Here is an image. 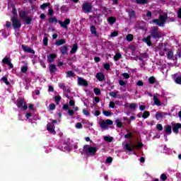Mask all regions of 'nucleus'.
Returning a JSON list of instances; mask_svg holds the SVG:
<instances>
[{"instance_id": "49530a36", "label": "nucleus", "mask_w": 181, "mask_h": 181, "mask_svg": "<svg viewBox=\"0 0 181 181\" xmlns=\"http://www.w3.org/2000/svg\"><path fill=\"white\" fill-rule=\"evenodd\" d=\"M21 73H26L28 71V66H23L21 69Z\"/></svg>"}, {"instance_id": "bf43d9fd", "label": "nucleus", "mask_w": 181, "mask_h": 181, "mask_svg": "<svg viewBox=\"0 0 181 181\" xmlns=\"http://www.w3.org/2000/svg\"><path fill=\"white\" fill-rule=\"evenodd\" d=\"M12 13H13V18H15V16H16L17 13H16V8L15 7L12 8Z\"/></svg>"}, {"instance_id": "bb28decb", "label": "nucleus", "mask_w": 181, "mask_h": 181, "mask_svg": "<svg viewBox=\"0 0 181 181\" xmlns=\"http://www.w3.org/2000/svg\"><path fill=\"white\" fill-rule=\"evenodd\" d=\"M78 49V46L77 45V44H74L72 46V48L71 49V54H74V53H76V52H77V49Z\"/></svg>"}, {"instance_id": "6e6d98bb", "label": "nucleus", "mask_w": 181, "mask_h": 181, "mask_svg": "<svg viewBox=\"0 0 181 181\" xmlns=\"http://www.w3.org/2000/svg\"><path fill=\"white\" fill-rule=\"evenodd\" d=\"M49 42V39L47 37H44L43 39V43L45 46H47V42Z\"/></svg>"}, {"instance_id": "f3484780", "label": "nucleus", "mask_w": 181, "mask_h": 181, "mask_svg": "<svg viewBox=\"0 0 181 181\" xmlns=\"http://www.w3.org/2000/svg\"><path fill=\"white\" fill-rule=\"evenodd\" d=\"M124 107L126 108H130V110H133V111H135V110H136V107H138V105L135 103H125Z\"/></svg>"}, {"instance_id": "6e6552de", "label": "nucleus", "mask_w": 181, "mask_h": 181, "mask_svg": "<svg viewBox=\"0 0 181 181\" xmlns=\"http://www.w3.org/2000/svg\"><path fill=\"white\" fill-rule=\"evenodd\" d=\"M16 105L18 108H21V110H28V105H26L25 100L22 98L18 99Z\"/></svg>"}, {"instance_id": "0eeeda50", "label": "nucleus", "mask_w": 181, "mask_h": 181, "mask_svg": "<svg viewBox=\"0 0 181 181\" xmlns=\"http://www.w3.org/2000/svg\"><path fill=\"white\" fill-rule=\"evenodd\" d=\"M100 128L103 129H108V125H112V121L110 119H102L100 122Z\"/></svg>"}, {"instance_id": "8fccbe9b", "label": "nucleus", "mask_w": 181, "mask_h": 181, "mask_svg": "<svg viewBox=\"0 0 181 181\" xmlns=\"http://www.w3.org/2000/svg\"><path fill=\"white\" fill-rule=\"evenodd\" d=\"M93 91H94L95 95H100V94H101V90L98 88H95L93 90Z\"/></svg>"}, {"instance_id": "ddd939ff", "label": "nucleus", "mask_w": 181, "mask_h": 181, "mask_svg": "<svg viewBox=\"0 0 181 181\" xmlns=\"http://www.w3.org/2000/svg\"><path fill=\"white\" fill-rule=\"evenodd\" d=\"M47 129L49 132V134H52V135H56V131L54 130V124H53L52 123L47 124Z\"/></svg>"}, {"instance_id": "3c124183", "label": "nucleus", "mask_w": 181, "mask_h": 181, "mask_svg": "<svg viewBox=\"0 0 181 181\" xmlns=\"http://www.w3.org/2000/svg\"><path fill=\"white\" fill-rule=\"evenodd\" d=\"M56 22H57V19L56 18H50L49 19V23H54Z\"/></svg>"}, {"instance_id": "69168bd1", "label": "nucleus", "mask_w": 181, "mask_h": 181, "mask_svg": "<svg viewBox=\"0 0 181 181\" xmlns=\"http://www.w3.org/2000/svg\"><path fill=\"white\" fill-rule=\"evenodd\" d=\"M160 177H161V180H163V181H165V180H166V179H168V177L165 174H162Z\"/></svg>"}, {"instance_id": "4be33fe9", "label": "nucleus", "mask_w": 181, "mask_h": 181, "mask_svg": "<svg viewBox=\"0 0 181 181\" xmlns=\"http://www.w3.org/2000/svg\"><path fill=\"white\" fill-rule=\"evenodd\" d=\"M153 100L155 105H157L158 107H160V105H162V103H160V100H159V98L156 95L153 96Z\"/></svg>"}, {"instance_id": "e433bc0d", "label": "nucleus", "mask_w": 181, "mask_h": 181, "mask_svg": "<svg viewBox=\"0 0 181 181\" xmlns=\"http://www.w3.org/2000/svg\"><path fill=\"white\" fill-rule=\"evenodd\" d=\"M126 39L127 42H132V40H134V35L132 34H128Z\"/></svg>"}, {"instance_id": "9d476101", "label": "nucleus", "mask_w": 181, "mask_h": 181, "mask_svg": "<svg viewBox=\"0 0 181 181\" xmlns=\"http://www.w3.org/2000/svg\"><path fill=\"white\" fill-rule=\"evenodd\" d=\"M11 21L13 22V29H18L22 26V24H21V21L16 18H12Z\"/></svg>"}, {"instance_id": "7ed1b4c3", "label": "nucleus", "mask_w": 181, "mask_h": 181, "mask_svg": "<svg viewBox=\"0 0 181 181\" xmlns=\"http://www.w3.org/2000/svg\"><path fill=\"white\" fill-rule=\"evenodd\" d=\"M166 22H175V14L170 13L166 15H160L158 19L153 20L151 23H155L158 26H163Z\"/></svg>"}, {"instance_id": "37998d69", "label": "nucleus", "mask_w": 181, "mask_h": 181, "mask_svg": "<svg viewBox=\"0 0 181 181\" xmlns=\"http://www.w3.org/2000/svg\"><path fill=\"white\" fill-rule=\"evenodd\" d=\"M118 91L117 92H111L110 93V97H113V98H117V95H118Z\"/></svg>"}, {"instance_id": "e2e57ef3", "label": "nucleus", "mask_w": 181, "mask_h": 181, "mask_svg": "<svg viewBox=\"0 0 181 181\" xmlns=\"http://www.w3.org/2000/svg\"><path fill=\"white\" fill-rule=\"evenodd\" d=\"M122 76H123L124 78H126L127 80H128V78H129V74L128 73H124V74H122Z\"/></svg>"}, {"instance_id": "2eb2a0df", "label": "nucleus", "mask_w": 181, "mask_h": 181, "mask_svg": "<svg viewBox=\"0 0 181 181\" xmlns=\"http://www.w3.org/2000/svg\"><path fill=\"white\" fill-rule=\"evenodd\" d=\"M168 115V113H165L163 112H157L156 113V119L159 121V119H162L163 118H165Z\"/></svg>"}, {"instance_id": "603ef678", "label": "nucleus", "mask_w": 181, "mask_h": 181, "mask_svg": "<svg viewBox=\"0 0 181 181\" xmlns=\"http://www.w3.org/2000/svg\"><path fill=\"white\" fill-rule=\"evenodd\" d=\"M83 115H86V117H90V112H88V110L83 109Z\"/></svg>"}, {"instance_id": "f03ea898", "label": "nucleus", "mask_w": 181, "mask_h": 181, "mask_svg": "<svg viewBox=\"0 0 181 181\" xmlns=\"http://www.w3.org/2000/svg\"><path fill=\"white\" fill-rule=\"evenodd\" d=\"M166 22H175V14L170 13L166 15H160L158 19L153 20L151 23H155L158 26H163Z\"/></svg>"}, {"instance_id": "aec40b11", "label": "nucleus", "mask_w": 181, "mask_h": 181, "mask_svg": "<svg viewBox=\"0 0 181 181\" xmlns=\"http://www.w3.org/2000/svg\"><path fill=\"white\" fill-rule=\"evenodd\" d=\"M22 49L24 50L26 53H31L32 54H35V50H33L32 48L28 47L27 46L22 45Z\"/></svg>"}, {"instance_id": "2f4dec72", "label": "nucleus", "mask_w": 181, "mask_h": 181, "mask_svg": "<svg viewBox=\"0 0 181 181\" xmlns=\"http://www.w3.org/2000/svg\"><path fill=\"white\" fill-rule=\"evenodd\" d=\"M23 21H24L25 22H26L27 25H30L31 22H32V18L29 17V16H26L25 18H24L23 19Z\"/></svg>"}, {"instance_id": "680f3d73", "label": "nucleus", "mask_w": 181, "mask_h": 181, "mask_svg": "<svg viewBox=\"0 0 181 181\" xmlns=\"http://www.w3.org/2000/svg\"><path fill=\"white\" fill-rule=\"evenodd\" d=\"M119 86H125V84H127V81H124V80H119Z\"/></svg>"}, {"instance_id": "864d4df0", "label": "nucleus", "mask_w": 181, "mask_h": 181, "mask_svg": "<svg viewBox=\"0 0 181 181\" xmlns=\"http://www.w3.org/2000/svg\"><path fill=\"white\" fill-rule=\"evenodd\" d=\"M118 36V32L114 31L110 34L111 37H117Z\"/></svg>"}, {"instance_id": "de8ad7c7", "label": "nucleus", "mask_w": 181, "mask_h": 181, "mask_svg": "<svg viewBox=\"0 0 181 181\" xmlns=\"http://www.w3.org/2000/svg\"><path fill=\"white\" fill-rule=\"evenodd\" d=\"M167 57H168V59H172L173 57V52L169 51L167 53Z\"/></svg>"}, {"instance_id": "6ab92c4d", "label": "nucleus", "mask_w": 181, "mask_h": 181, "mask_svg": "<svg viewBox=\"0 0 181 181\" xmlns=\"http://www.w3.org/2000/svg\"><path fill=\"white\" fill-rule=\"evenodd\" d=\"M2 63H4L5 64H8L10 67V69H13V64L11 63V59L8 57H5L2 60Z\"/></svg>"}, {"instance_id": "dca6fc26", "label": "nucleus", "mask_w": 181, "mask_h": 181, "mask_svg": "<svg viewBox=\"0 0 181 181\" xmlns=\"http://www.w3.org/2000/svg\"><path fill=\"white\" fill-rule=\"evenodd\" d=\"M78 84L79 86H83L84 87H87V86H88V83H87V81L80 77L78 78Z\"/></svg>"}, {"instance_id": "423d86ee", "label": "nucleus", "mask_w": 181, "mask_h": 181, "mask_svg": "<svg viewBox=\"0 0 181 181\" xmlns=\"http://www.w3.org/2000/svg\"><path fill=\"white\" fill-rule=\"evenodd\" d=\"M168 51V48L165 44H159L157 47H156V52L159 53L160 56H165V52Z\"/></svg>"}, {"instance_id": "72a5a7b5", "label": "nucleus", "mask_w": 181, "mask_h": 181, "mask_svg": "<svg viewBox=\"0 0 181 181\" xmlns=\"http://www.w3.org/2000/svg\"><path fill=\"white\" fill-rule=\"evenodd\" d=\"M121 57H122V55L121 54V53L117 52V53L115 55V57H114V60H115V62H118V60H119V59H121Z\"/></svg>"}, {"instance_id": "f704fd0d", "label": "nucleus", "mask_w": 181, "mask_h": 181, "mask_svg": "<svg viewBox=\"0 0 181 181\" xmlns=\"http://www.w3.org/2000/svg\"><path fill=\"white\" fill-rule=\"evenodd\" d=\"M136 4H139V5H145V4H148V0H136Z\"/></svg>"}, {"instance_id": "052dcab7", "label": "nucleus", "mask_w": 181, "mask_h": 181, "mask_svg": "<svg viewBox=\"0 0 181 181\" xmlns=\"http://www.w3.org/2000/svg\"><path fill=\"white\" fill-rule=\"evenodd\" d=\"M158 131H162L163 129V127H162V124H158L156 127Z\"/></svg>"}, {"instance_id": "c85d7f7f", "label": "nucleus", "mask_w": 181, "mask_h": 181, "mask_svg": "<svg viewBox=\"0 0 181 181\" xmlns=\"http://www.w3.org/2000/svg\"><path fill=\"white\" fill-rule=\"evenodd\" d=\"M57 68H56V65L54 64H50L49 65V71L50 73H55V71H57Z\"/></svg>"}, {"instance_id": "c756f323", "label": "nucleus", "mask_w": 181, "mask_h": 181, "mask_svg": "<svg viewBox=\"0 0 181 181\" xmlns=\"http://www.w3.org/2000/svg\"><path fill=\"white\" fill-rule=\"evenodd\" d=\"M117 18L115 17H109L107 18V21L110 23V25H114V23L116 22Z\"/></svg>"}, {"instance_id": "1a4fd4ad", "label": "nucleus", "mask_w": 181, "mask_h": 181, "mask_svg": "<svg viewBox=\"0 0 181 181\" xmlns=\"http://www.w3.org/2000/svg\"><path fill=\"white\" fill-rule=\"evenodd\" d=\"M82 8L85 13H88L91 12V10L93 9V6L90 3H84L82 6Z\"/></svg>"}, {"instance_id": "9b49d317", "label": "nucleus", "mask_w": 181, "mask_h": 181, "mask_svg": "<svg viewBox=\"0 0 181 181\" xmlns=\"http://www.w3.org/2000/svg\"><path fill=\"white\" fill-rule=\"evenodd\" d=\"M172 77L175 83H176V84H181V73L180 72H178L177 74L172 75Z\"/></svg>"}, {"instance_id": "5fc2aeb1", "label": "nucleus", "mask_w": 181, "mask_h": 181, "mask_svg": "<svg viewBox=\"0 0 181 181\" xmlns=\"http://www.w3.org/2000/svg\"><path fill=\"white\" fill-rule=\"evenodd\" d=\"M56 109V105L54 104H50L49 106V110H50L51 111H53V110Z\"/></svg>"}, {"instance_id": "412c9836", "label": "nucleus", "mask_w": 181, "mask_h": 181, "mask_svg": "<svg viewBox=\"0 0 181 181\" xmlns=\"http://www.w3.org/2000/svg\"><path fill=\"white\" fill-rule=\"evenodd\" d=\"M95 77L98 81H103V80L105 78V76H104V74L101 72L96 74Z\"/></svg>"}, {"instance_id": "473e14b6", "label": "nucleus", "mask_w": 181, "mask_h": 181, "mask_svg": "<svg viewBox=\"0 0 181 181\" xmlns=\"http://www.w3.org/2000/svg\"><path fill=\"white\" fill-rule=\"evenodd\" d=\"M1 81H4L6 86L11 85V83H9V81H8V77H6V76H3L1 78Z\"/></svg>"}, {"instance_id": "c03bdc74", "label": "nucleus", "mask_w": 181, "mask_h": 181, "mask_svg": "<svg viewBox=\"0 0 181 181\" xmlns=\"http://www.w3.org/2000/svg\"><path fill=\"white\" fill-rule=\"evenodd\" d=\"M116 124L118 128H121L122 127V122H121V119H117Z\"/></svg>"}, {"instance_id": "7c9ffc66", "label": "nucleus", "mask_w": 181, "mask_h": 181, "mask_svg": "<svg viewBox=\"0 0 181 181\" xmlns=\"http://www.w3.org/2000/svg\"><path fill=\"white\" fill-rule=\"evenodd\" d=\"M19 16L21 19H24L27 16H26V12L22 10H19Z\"/></svg>"}, {"instance_id": "f8f14e48", "label": "nucleus", "mask_w": 181, "mask_h": 181, "mask_svg": "<svg viewBox=\"0 0 181 181\" xmlns=\"http://www.w3.org/2000/svg\"><path fill=\"white\" fill-rule=\"evenodd\" d=\"M58 23L60 25L61 28H64V29H67V25H70V18H66L64 22L62 21H59Z\"/></svg>"}, {"instance_id": "ea45409f", "label": "nucleus", "mask_w": 181, "mask_h": 181, "mask_svg": "<svg viewBox=\"0 0 181 181\" xmlns=\"http://www.w3.org/2000/svg\"><path fill=\"white\" fill-rule=\"evenodd\" d=\"M104 139L106 142H112V137L110 136H105L104 137Z\"/></svg>"}, {"instance_id": "0e129e2a", "label": "nucleus", "mask_w": 181, "mask_h": 181, "mask_svg": "<svg viewBox=\"0 0 181 181\" xmlns=\"http://www.w3.org/2000/svg\"><path fill=\"white\" fill-rule=\"evenodd\" d=\"M112 162V158L108 157V158L106 159V163H111Z\"/></svg>"}, {"instance_id": "39448f33", "label": "nucleus", "mask_w": 181, "mask_h": 181, "mask_svg": "<svg viewBox=\"0 0 181 181\" xmlns=\"http://www.w3.org/2000/svg\"><path fill=\"white\" fill-rule=\"evenodd\" d=\"M98 148L97 146H90V145H86L83 147V152L87 156H93L95 155Z\"/></svg>"}, {"instance_id": "338daca9", "label": "nucleus", "mask_w": 181, "mask_h": 181, "mask_svg": "<svg viewBox=\"0 0 181 181\" xmlns=\"http://www.w3.org/2000/svg\"><path fill=\"white\" fill-rule=\"evenodd\" d=\"M145 59H148V54L146 53L143 54L142 58L141 59V60H145Z\"/></svg>"}, {"instance_id": "13d9d810", "label": "nucleus", "mask_w": 181, "mask_h": 181, "mask_svg": "<svg viewBox=\"0 0 181 181\" xmlns=\"http://www.w3.org/2000/svg\"><path fill=\"white\" fill-rule=\"evenodd\" d=\"M103 112L105 115V117H110L112 114L110 111H103Z\"/></svg>"}, {"instance_id": "f257e3e1", "label": "nucleus", "mask_w": 181, "mask_h": 181, "mask_svg": "<svg viewBox=\"0 0 181 181\" xmlns=\"http://www.w3.org/2000/svg\"><path fill=\"white\" fill-rule=\"evenodd\" d=\"M150 33L151 36L148 35L147 37L143 38L142 40V41L145 42L148 46H152V43H156V42L162 37V33L159 31L158 27L151 28Z\"/></svg>"}, {"instance_id": "393cba45", "label": "nucleus", "mask_w": 181, "mask_h": 181, "mask_svg": "<svg viewBox=\"0 0 181 181\" xmlns=\"http://www.w3.org/2000/svg\"><path fill=\"white\" fill-rule=\"evenodd\" d=\"M66 43V40L61 39L56 41L55 45L56 46H62V45H64Z\"/></svg>"}, {"instance_id": "58836bf2", "label": "nucleus", "mask_w": 181, "mask_h": 181, "mask_svg": "<svg viewBox=\"0 0 181 181\" xmlns=\"http://www.w3.org/2000/svg\"><path fill=\"white\" fill-rule=\"evenodd\" d=\"M148 81L150 84H155V83H156V79L155 78V77L151 76L148 78Z\"/></svg>"}, {"instance_id": "a211bd4d", "label": "nucleus", "mask_w": 181, "mask_h": 181, "mask_svg": "<svg viewBox=\"0 0 181 181\" xmlns=\"http://www.w3.org/2000/svg\"><path fill=\"white\" fill-rule=\"evenodd\" d=\"M56 57H57V55L56 54H49L47 57V62L49 63H53V62H54V59H56Z\"/></svg>"}, {"instance_id": "cd10ccee", "label": "nucleus", "mask_w": 181, "mask_h": 181, "mask_svg": "<svg viewBox=\"0 0 181 181\" xmlns=\"http://www.w3.org/2000/svg\"><path fill=\"white\" fill-rule=\"evenodd\" d=\"M165 128L166 134H168V135H170V134H172V127L170 125H166L165 126Z\"/></svg>"}, {"instance_id": "4d7b16f0", "label": "nucleus", "mask_w": 181, "mask_h": 181, "mask_svg": "<svg viewBox=\"0 0 181 181\" xmlns=\"http://www.w3.org/2000/svg\"><path fill=\"white\" fill-rule=\"evenodd\" d=\"M129 18H134L135 17V11H132L129 13Z\"/></svg>"}, {"instance_id": "5701e85b", "label": "nucleus", "mask_w": 181, "mask_h": 181, "mask_svg": "<svg viewBox=\"0 0 181 181\" xmlns=\"http://www.w3.org/2000/svg\"><path fill=\"white\" fill-rule=\"evenodd\" d=\"M59 148L61 151H64V152H66V151H69V149H70V148L69 147V144H64L63 146H59Z\"/></svg>"}, {"instance_id": "c9c22d12", "label": "nucleus", "mask_w": 181, "mask_h": 181, "mask_svg": "<svg viewBox=\"0 0 181 181\" xmlns=\"http://www.w3.org/2000/svg\"><path fill=\"white\" fill-rule=\"evenodd\" d=\"M149 115H151L149 111H145L142 115V118L146 119V118H148Z\"/></svg>"}, {"instance_id": "09e8293b", "label": "nucleus", "mask_w": 181, "mask_h": 181, "mask_svg": "<svg viewBox=\"0 0 181 181\" xmlns=\"http://www.w3.org/2000/svg\"><path fill=\"white\" fill-rule=\"evenodd\" d=\"M166 95H168V92L165 91L164 90H162L160 97L166 98Z\"/></svg>"}, {"instance_id": "a18cd8bd", "label": "nucleus", "mask_w": 181, "mask_h": 181, "mask_svg": "<svg viewBox=\"0 0 181 181\" xmlns=\"http://www.w3.org/2000/svg\"><path fill=\"white\" fill-rule=\"evenodd\" d=\"M75 127L76 128V129H81V128H83V124H81V122H77L75 125Z\"/></svg>"}, {"instance_id": "b1692460", "label": "nucleus", "mask_w": 181, "mask_h": 181, "mask_svg": "<svg viewBox=\"0 0 181 181\" xmlns=\"http://www.w3.org/2000/svg\"><path fill=\"white\" fill-rule=\"evenodd\" d=\"M69 51V47L66 45H64L61 47V52L62 54H67V52Z\"/></svg>"}, {"instance_id": "4c0bfd02", "label": "nucleus", "mask_w": 181, "mask_h": 181, "mask_svg": "<svg viewBox=\"0 0 181 181\" xmlns=\"http://www.w3.org/2000/svg\"><path fill=\"white\" fill-rule=\"evenodd\" d=\"M47 6H50V3H45L40 6V9H42V11H45Z\"/></svg>"}, {"instance_id": "79ce46f5", "label": "nucleus", "mask_w": 181, "mask_h": 181, "mask_svg": "<svg viewBox=\"0 0 181 181\" xmlns=\"http://www.w3.org/2000/svg\"><path fill=\"white\" fill-rule=\"evenodd\" d=\"M151 18H152V12L147 11L146 21H149V19H151Z\"/></svg>"}, {"instance_id": "4468645a", "label": "nucleus", "mask_w": 181, "mask_h": 181, "mask_svg": "<svg viewBox=\"0 0 181 181\" xmlns=\"http://www.w3.org/2000/svg\"><path fill=\"white\" fill-rule=\"evenodd\" d=\"M181 128V124L180 123H173V132L175 134H179V129Z\"/></svg>"}, {"instance_id": "a19ab883", "label": "nucleus", "mask_w": 181, "mask_h": 181, "mask_svg": "<svg viewBox=\"0 0 181 181\" xmlns=\"http://www.w3.org/2000/svg\"><path fill=\"white\" fill-rule=\"evenodd\" d=\"M73 76H74V72H73V71H68L66 72V77L70 78L73 77Z\"/></svg>"}, {"instance_id": "20e7f679", "label": "nucleus", "mask_w": 181, "mask_h": 181, "mask_svg": "<svg viewBox=\"0 0 181 181\" xmlns=\"http://www.w3.org/2000/svg\"><path fill=\"white\" fill-rule=\"evenodd\" d=\"M144 146L142 143H139L137 145L131 142L130 144H126L124 145V149L127 151V152H132L134 155H135V152L133 151L134 149H141V148Z\"/></svg>"}, {"instance_id": "774afa93", "label": "nucleus", "mask_w": 181, "mask_h": 181, "mask_svg": "<svg viewBox=\"0 0 181 181\" xmlns=\"http://www.w3.org/2000/svg\"><path fill=\"white\" fill-rule=\"evenodd\" d=\"M177 18L179 19H181V8L178 9V11H177Z\"/></svg>"}, {"instance_id": "a878e982", "label": "nucleus", "mask_w": 181, "mask_h": 181, "mask_svg": "<svg viewBox=\"0 0 181 181\" xmlns=\"http://www.w3.org/2000/svg\"><path fill=\"white\" fill-rule=\"evenodd\" d=\"M90 33H92V35H93L94 36H98V34H97V28H95V26L92 25L90 27Z\"/></svg>"}]
</instances>
